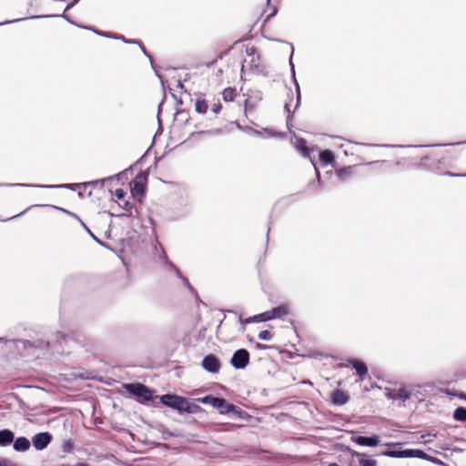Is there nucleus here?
<instances>
[{"instance_id":"f257e3e1","label":"nucleus","mask_w":466,"mask_h":466,"mask_svg":"<svg viewBox=\"0 0 466 466\" xmlns=\"http://www.w3.org/2000/svg\"><path fill=\"white\" fill-rule=\"evenodd\" d=\"M143 157L135 162L128 168H126L122 172H118V181H123L125 179H128L129 176H133L135 171L137 173L135 175L134 178L129 182L131 197L134 199L141 202L146 195L147 178H148V171L141 170V161Z\"/></svg>"},{"instance_id":"f03ea898","label":"nucleus","mask_w":466,"mask_h":466,"mask_svg":"<svg viewBox=\"0 0 466 466\" xmlns=\"http://www.w3.org/2000/svg\"><path fill=\"white\" fill-rule=\"evenodd\" d=\"M158 398L163 405L176 410L179 413L195 414L201 410L199 405L176 394H164Z\"/></svg>"},{"instance_id":"7ed1b4c3","label":"nucleus","mask_w":466,"mask_h":466,"mask_svg":"<svg viewBox=\"0 0 466 466\" xmlns=\"http://www.w3.org/2000/svg\"><path fill=\"white\" fill-rule=\"evenodd\" d=\"M123 388L131 395L137 398V401L142 404H147L157 399L158 396H154L152 390L148 389L146 385L136 382V383H125Z\"/></svg>"},{"instance_id":"20e7f679","label":"nucleus","mask_w":466,"mask_h":466,"mask_svg":"<svg viewBox=\"0 0 466 466\" xmlns=\"http://www.w3.org/2000/svg\"><path fill=\"white\" fill-rule=\"evenodd\" d=\"M198 401L203 404H209L213 406L214 408L218 409L221 414L238 412L237 407L231 403H228L227 400L223 398L207 395L201 399H198Z\"/></svg>"},{"instance_id":"39448f33","label":"nucleus","mask_w":466,"mask_h":466,"mask_svg":"<svg viewBox=\"0 0 466 466\" xmlns=\"http://www.w3.org/2000/svg\"><path fill=\"white\" fill-rule=\"evenodd\" d=\"M126 193L123 189L118 188V208H120L123 211L118 212V219H123L124 218H130L132 222L135 219H137V208L136 205L129 200L125 199Z\"/></svg>"},{"instance_id":"423d86ee","label":"nucleus","mask_w":466,"mask_h":466,"mask_svg":"<svg viewBox=\"0 0 466 466\" xmlns=\"http://www.w3.org/2000/svg\"><path fill=\"white\" fill-rule=\"evenodd\" d=\"M154 256L156 258H158L160 261H162L168 270L174 271L177 277L180 278L184 283L190 288L187 279L183 277L179 269L171 261H169L162 244L157 240H156L154 246Z\"/></svg>"},{"instance_id":"0eeeda50","label":"nucleus","mask_w":466,"mask_h":466,"mask_svg":"<svg viewBox=\"0 0 466 466\" xmlns=\"http://www.w3.org/2000/svg\"><path fill=\"white\" fill-rule=\"evenodd\" d=\"M249 363V353L246 349H239L233 353L230 364L237 370L245 369Z\"/></svg>"},{"instance_id":"6e6552de","label":"nucleus","mask_w":466,"mask_h":466,"mask_svg":"<svg viewBox=\"0 0 466 466\" xmlns=\"http://www.w3.org/2000/svg\"><path fill=\"white\" fill-rule=\"evenodd\" d=\"M202 367L210 373H218L221 368V363L218 357L208 354L202 360Z\"/></svg>"},{"instance_id":"1a4fd4ad","label":"nucleus","mask_w":466,"mask_h":466,"mask_svg":"<svg viewBox=\"0 0 466 466\" xmlns=\"http://www.w3.org/2000/svg\"><path fill=\"white\" fill-rule=\"evenodd\" d=\"M51 440L52 436L48 432H42L35 435L32 442L36 450L41 451L47 447Z\"/></svg>"},{"instance_id":"9d476101","label":"nucleus","mask_w":466,"mask_h":466,"mask_svg":"<svg viewBox=\"0 0 466 466\" xmlns=\"http://www.w3.org/2000/svg\"><path fill=\"white\" fill-rule=\"evenodd\" d=\"M352 441L360 446L374 447L380 443V437L376 434L366 436L352 437Z\"/></svg>"},{"instance_id":"9b49d317","label":"nucleus","mask_w":466,"mask_h":466,"mask_svg":"<svg viewBox=\"0 0 466 466\" xmlns=\"http://www.w3.org/2000/svg\"><path fill=\"white\" fill-rule=\"evenodd\" d=\"M350 400V396L346 391L341 390H335L331 393V402L334 405L342 406L348 403Z\"/></svg>"},{"instance_id":"f8f14e48","label":"nucleus","mask_w":466,"mask_h":466,"mask_svg":"<svg viewBox=\"0 0 466 466\" xmlns=\"http://www.w3.org/2000/svg\"><path fill=\"white\" fill-rule=\"evenodd\" d=\"M386 396L389 400H400L402 401H406L407 400L410 399V393L405 389L400 388L390 390L389 392H387Z\"/></svg>"},{"instance_id":"ddd939ff","label":"nucleus","mask_w":466,"mask_h":466,"mask_svg":"<svg viewBox=\"0 0 466 466\" xmlns=\"http://www.w3.org/2000/svg\"><path fill=\"white\" fill-rule=\"evenodd\" d=\"M271 320L269 311H265L263 313L255 315L253 317H249L248 319H243L242 317H239V321L241 323L249 324V323H257V322H264Z\"/></svg>"},{"instance_id":"4468645a","label":"nucleus","mask_w":466,"mask_h":466,"mask_svg":"<svg viewBox=\"0 0 466 466\" xmlns=\"http://www.w3.org/2000/svg\"><path fill=\"white\" fill-rule=\"evenodd\" d=\"M349 363H350V365L353 369H355L357 374L360 378H363L365 375H367V373H368V367H367V365L363 361H360V360H356V359H350L349 360Z\"/></svg>"},{"instance_id":"2eb2a0df","label":"nucleus","mask_w":466,"mask_h":466,"mask_svg":"<svg viewBox=\"0 0 466 466\" xmlns=\"http://www.w3.org/2000/svg\"><path fill=\"white\" fill-rule=\"evenodd\" d=\"M295 147L301 153L303 157H311V149L307 146L306 139L299 137L296 139Z\"/></svg>"},{"instance_id":"dca6fc26","label":"nucleus","mask_w":466,"mask_h":466,"mask_svg":"<svg viewBox=\"0 0 466 466\" xmlns=\"http://www.w3.org/2000/svg\"><path fill=\"white\" fill-rule=\"evenodd\" d=\"M270 319H282L283 317L287 316L289 314V309L288 306L285 304H281L278 307L273 308L272 309L268 310Z\"/></svg>"},{"instance_id":"f3484780","label":"nucleus","mask_w":466,"mask_h":466,"mask_svg":"<svg viewBox=\"0 0 466 466\" xmlns=\"http://www.w3.org/2000/svg\"><path fill=\"white\" fill-rule=\"evenodd\" d=\"M352 456L356 457V458H360V460H359L360 466H377V461L375 460L370 458L369 456H367L363 453L354 451V452H352Z\"/></svg>"},{"instance_id":"a211bd4d","label":"nucleus","mask_w":466,"mask_h":466,"mask_svg":"<svg viewBox=\"0 0 466 466\" xmlns=\"http://www.w3.org/2000/svg\"><path fill=\"white\" fill-rule=\"evenodd\" d=\"M292 56H293V52L291 53V56H290V58H289V65H290V67H291V74H292V78H293V82L295 84V86H296V106L295 108H297L300 103V99H301V94H300V88H299V85L296 79V76H295V67H294V65L292 63Z\"/></svg>"},{"instance_id":"6ab92c4d","label":"nucleus","mask_w":466,"mask_h":466,"mask_svg":"<svg viewBox=\"0 0 466 466\" xmlns=\"http://www.w3.org/2000/svg\"><path fill=\"white\" fill-rule=\"evenodd\" d=\"M29 447L30 441L25 437L17 438L14 442V449L16 451H25Z\"/></svg>"},{"instance_id":"aec40b11","label":"nucleus","mask_w":466,"mask_h":466,"mask_svg":"<svg viewBox=\"0 0 466 466\" xmlns=\"http://www.w3.org/2000/svg\"><path fill=\"white\" fill-rule=\"evenodd\" d=\"M14 440V434L9 430L0 431V446H6Z\"/></svg>"},{"instance_id":"412c9836","label":"nucleus","mask_w":466,"mask_h":466,"mask_svg":"<svg viewBox=\"0 0 466 466\" xmlns=\"http://www.w3.org/2000/svg\"><path fill=\"white\" fill-rule=\"evenodd\" d=\"M406 458H419L425 461L431 460V456H429L423 451L419 449H408Z\"/></svg>"},{"instance_id":"4be33fe9","label":"nucleus","mask_w":466,"mask_h":466,"mask_svg":"<svg viewBox=\"0 0 466 466\" xmlns=\"http://www.w3.org/2000/svg\"><path fill=\"white\" fill-rule=\"evenodd\" d=\"M117 39L118 40H122L124 43H127V44H136V45H138L139 46V48L142 50V52L144 53L145 56H147L149 60H150V63H151V66L152 67L155 69L154 67V65H153V60H152V56L147 51V49L141 45L140 42L137 41V40H127L125 38V36L121 35H118L117 36Z\"/></svg>"},{"instance_id":"5701e85b","label":"nucleus","mask_w":466,"mask_h":466,"mask_svg":"<svg viewBox=\"0 0 466 466\" xmlns=\"http://www.w3.org/2000/svg\"><path fill=\"white\" fill-rule=\"evenodd\" d=\"M257 49L256 47L252 46L250 48H248L247 49V53L248 56H254L255 53H256ZM251 70L254 71V73L256 74H260L262 72V68L260 67V66L257 63L256 61V58L255 57H252V60H251Z\"/></svg>"},{"instance_id":"b1692460","label":"nucleus","mask_w":466,"mask_h":466,"mask_svg":"<svg viewBox=\"0 0 466 466\" xmlns=\"http://www.w3.org/2000/svg\"><path fill=\"white\" fill-rule=\"evenodd\" d=\"M408 453L407 450H387L382 452V455L390 458H406Z\"/></svg>"},{"instance_id":"393cba45","label":"nucleus","mask_w":466,"mask_h":466,"mask_svg":"<svg viewBox=\"0 0 466 466\" xmlns=\"http://www.w3.org/2000/svg\"><path fill=\"white\" fill-rule=\"evenodd\" d=\"M319 159L324 165H331L334 162L333 153L327 149L319 152Z\"/></svg>"},{"instance_id":"a878e982","label":"nucleus","mask_w":466,"mask_h":466,"mask_svg":"<svg viewBox=\"0 0 466 466\" xmlns=\"http://www.w3.org/2000/svg\"><path fill=\"white\" fill-rule=\"evenodd\" d=\"M452 418L456 421L465 422L466 421V408L458 407L455 409L452 414Z\"/></svg>"},{"instance_id":"bb28decb","label":"nucleus","mask_w":466,"mask_h":466,"mask_svg":"<svg viewBox=\"0 0 466 466\" xmlns=\"http://www.w3.org/2000/svg\"><path fill=\"white\" fill-rule=\"evenodd\" d=\"M196 111L198 114H206L208 108V103L205 99H197L195 103Z\"/></svg>"},{"instance_id":"cd10ccee","label":"nucleus","mask_w":466,"mask_h":466,"mask_svg":"<svg viewBox=\"0 0 466 466\" xmlns=\"http://www.w3.org/2000/svg\"><path fill=\"white\" fill-rule=\"evenodd\" d=\"M16 186L21 187H69L73 188L75 185L73 184H63V185H29V184H15Z\"/></svg>"},{"instance_id":"c85d7f7f","label":"nucleus","mask_w":466,"mask_h":466,"mask_svg":"<svg viewBox=\"0 0 466 466\" xmlns=\"http://www.w3.org/2000/svg\"><path fill=\"white\" fill-rule=\"evenodd\" d=\"M222 96L225 101H233L236 96V90L232 87H227L224 89Z\"/></svg>"},{"instance_id":"c756f323","label":"nucleus","mask_w":466,"mask_h":466,"mask_svg":"<svg viewBox=\"0 0 466 466\" xmlns=\"http://www.w3.org/2000/svg\"><path fill=\"white\" fill-rule=\"evenodd\" d=\"M338 177L340 180H344L345 177H350L351 174V167H343L336 171Z\"/></svg>"},{"instance_id":"7c9ffc66","label":"nucleus","mask_w":466,"mask_h":466,"mask_svg":"<svg viewBox=\"0 0 466 466\" xmlns=\"http://www.w3.org/2000/svg\"><path fill=\"white\" fill-rule=\"evenodd\" d=\"M51 207H52V208H54L59 209V210H61V211H63V212H65V213H66V214H68L70 217H74V218H77V219L81 222V224L83 225V227H84L86 230H89V229L86 228V225H85V224H84V223H83V222L78 218V217H77L76 214H74V213H72V212H70V211H68V210H66V209H65V208H62L56 207V206H51ZM88 232L91 234V236H92L95 239H96V238H95V236H94L90 231H88Z\"/></svg>"},{"instance_id":"2f4dec72","label":"nucleus","mask_w":466,"mask_h":466,"mask_svg":"<svg viewBox=\"0 0 466 466\" xmlns=\"http://www.w3.org/2000/svg\"><path fill=\"white\" fill-rule=\"evenodd\" d=\"M258 339L261 340H270L273 337V334L269 330H262L258 333Z\"/></svg>"},{"instance_id":"473e14b6","label":"nucleus","mask_w":466,"mask_h":466,"mask_svg":"<svg viewBox=\"0 0 466 466\" xmlns=\"http://www.w3.org/2000/svg\"><path fill=\"white\" fill-rule=\"evenodd\" d=\"M285 109L286 111H288V116H287V125L289 126V121L292 117V114L290 112V109H289V103H286L285 104Z\"/></svg>"},{"instance_id":"72a5a7b5","label":"nucleus","mask_w":466,"mask_h":466,"mask_svg":"<svg viewBox=\"0 0 466 466\" xmlns=\"http://www.w3.org/2000/svg\"><path fill=\"white\" fill-rule=\"evenodd\" d=\"M221 105L219 103L218 104H214L213 106H212V111L215 113V114H218L220 112L221 110Z\"/></svg>"},{"instance_id":"f704fd0d","label":"nucleus","mask_w":466,"mask_h":466,"mask_svg":"<svg viewBox=\"0 0 466 466\" xmlns=\"http://www.w3.org/2000/svg\"><path fill=\"white\" fill-rule=\"evenodd\" d=\"M428 461H431V462H434V463H437V464H440V465H444V462H442L438 458H434V457H431V460H428Z\"/></svg>"},{"instance_id":"c9c22d12","label":"nucleus","mask_w":466,"mask_h":466,"mask_svg":"<svg viewBox=\"0 0 466 466\" xmlns=\"http://www.w3.org/2000/svg\"><path fill=\"white\" fill-rule=\"evenodd\" d=\"M0 466H15L5 460H0Z\"/></svg>"},{"instance_id":"e433bc0d","label":"nucleus","mask_w":466,"mask_h":466,"mask_svg":"<svg viewBox=\"0 0 466 466\" xmlns=\"http://www.w3.org/2000/svg\"><path fill=\"white\" fill-rule=\"evenodd\" d=\"M448 175H450L451 177H466V174H453L451 172H448Z\"/></svg>"},{"instance_id":"4c0bfd02","label":"nucleus","mask_w":466,"mask_h":466,"mask_svg":"<svg viewBox=\"0 0 466 466\" xmlns=\"http://www.w3.org/2000/svg\"><path fill=\"white\" fill-rule=\"evenodd\" d=\"M256 347H257L258 349H263V350L268 348V346H267V345H263V344H260V343H257V344H256Z\"/></svg>"},{"instance_id":"58836bf2","label":"nucleus","mask_w":466,"mask_h":466,"mask_svg":"<svg viewBox=\"0 0 466 466\" xmlns=\"http://www.w3.org/2000/svg\"><path fill=\"white\" fill-rule=\"evenodd\" d=\"M315 170H316V175H317L318 180H319V182H320V174H319V171L318 170V168H317V167H315Z\"/></svg>"},{"instance_id":"ea45409f","label":"nucleus","mask_w":466,"mask_h":466,"mask_svg":"<svg viewBox=\"0 0 466 466\" xmlns=\"http://www.w3.org/2000/svg\"><path fill=\"white\" fill-rule=\"evenodd\" d=\"M253 133L257 134V135H260V131L258 130H256V129H253V128H249Z\"/></svg>"},{"instance_id":"a19ab883","label":"nucleus","mask_w":466,"mask_h":466,"mask_svg":"<svg viewBox=\"0 0 466 466\" xmlns=\"http://www.w3.org/2000/svg\"><path fill=\"white\" fill-rule=\"evenodd\" d=\"M460 397H461V399H462V400H466V394L461 393V394L460 395Z\"/></svg>"},{"instance_id":"79ce46f5","label":"nucleus","mask_w":466,"mask_h":466,"mask_svg":"<svg viewBox=\"0 0 466 466\" xmlns=\"http://www.w3.org/2000/svg\"><path fill=\"white\" fill-rule=\"evenodd\" d=\"M177 86H178L179 88H183V87H184V85H183L180 81H178V83H177Z\"/></svg>"},{"instance_id":"37998d69","label":"nucleus","mask_w":466,"mask_h":466,"mask_svg":"<svg viewBox=\"0 0 466 466\" xmlns=\"http://www.w3.org/2000/svg\"><path fill=\"white\" fill-rule=\"evenodd\" d=\"M241 73H242V75L245 74V66L244 65H242V66H241Z\"/></svg>"},{"instance_id":"c03bdc74","label":"nucleus","mask_w":466,"mask_h":466,"mask_svg":"<svg viewBox=\"0 0 466 466\" xmlns=\"http://www.w3.org/2000/svg\"><path fill=\"white\" fill-rule=\"evenodd\" d=\"M25 212V211H21V213L16 214V217L21 216V214H24Z\"/></svg>"},{"instance_id":"a18cd8bd","label":"nucleus","mask_w":466,"mask_h":466,"mask_svg":"<svg viewBox=\"0 0 466 466\" xmlns=\"http://www.w3.org/2000/svg\"><path fill=\"white\" fill-rule=\"evenodd\" d=\"M25 212V211H21V213L16 214V217L21 216V214H24Z\"/></svg>"},{"instance_id":"49530a36","label":"nucleus","mask_w":466,"mask_h":466,"mask_svg":"<svg viewBox=\"0 0 466 466\" xmlns=\"http://www.w3.org/2000/svg\"><path fill=\"white\" fill-rule=\"evenodd\" d=\"M25 212V211H21V213L16 214V217L21 216V214H24Z\"/></svg>"},{"instance_id":"de8ad7c7","label":"nucleus","mask_w":466,"mask_h":466,"mask_svg":"<svg viewBox=\"0 0 466 466\" xmlns=\"http://www.w3.org/2000/svg\"><path fill=\"white\" fill-rule=\"evenodd\" d=\"M328 466H339L337 463H330Z\"/></svg>"},{"instance_id":"09e8293b","label":"nucleus","mask_w":466,"mask_h":466,"mask_svg":"<svg viewBox=\"0 0 466 466\" xmlns=\"http://www.w3.org/2000/svg\"><path fill=\"white\" fill-rule=\"evenodd\" d=\"M268 234H269V228L268 229L267 231V238H268Z\"/></svg>"},{"instance_id":"8fccbe9b","label":"nucleus","mask_w":466,"mask_h":466,"mask_svg":"<svg viewBox=\"0 0 466 466\" xmlns=\"http://www.w3.org/2000/svg\"><path fill=\"white\" fill-rule=\"evenodd\" d=\"M157 76H158V78L162 79V76L159 74H157Z\"/></svg>"},{"instance_id":"3c124183","label":"nucleus","mask_w":466,"mask_h":466,"mask_svg":"<svg viewBox=\"0 0 466 466\" xmlns=\"http://www.w3.org/2000/svg\"><path fill=\"white\" fill-rule=\"evenodd\" d=\"M120 260H122V263L126 264L125 260H123V258H120Z\"/></svg>"},{"instance_id":"603ef678","label":"nucleus","mask_w":466,"mask_h":466,"mask_svg":"<svg viewBox=\"0 0 466 466\" xmlns=\"http://www.w3.org/2000/svg\"><path fill=\"white\" fill-rule=\"evenodd\" d=\"M120 260H122V263L126 264L125 260H123V258H120Z\"/></svg>"},{"instance_id":"864d4df0","label":"nucleus","mask_w":466,"mask_h":466,"mask_svg":"<svg viewBox=\"0 0 466 466\" xmlns=\"http://www.w3.org/2000/svg\"><path fill=\"white\" fill-rule=\"evenodd\" d=\"M78 0H74V3L72 5H74L75 3H76Z\"/></svg>"}]
</instances>
